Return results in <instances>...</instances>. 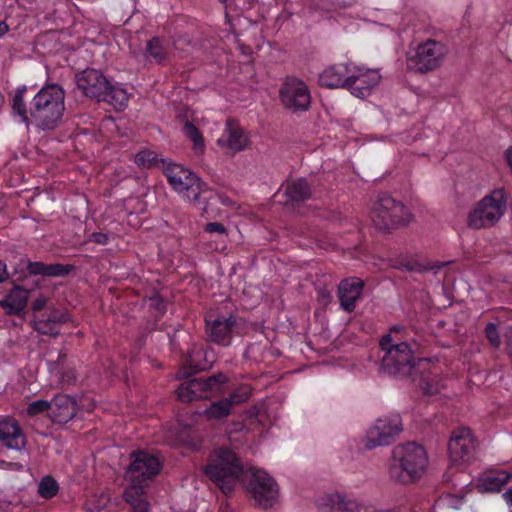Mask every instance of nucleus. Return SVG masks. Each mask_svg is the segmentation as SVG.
I'll return each instance as SVG.
<instances>
[{
    "label": "nucleus",
    "mask_w": 512,
    "mask_h": 512,
    "mask_svg": "<svg viewBox=\"0 0 512 512\" xmlns=\"http://www.w3.org/2000/svg\"><path fill=\"white\" fill-rule=\"evenodd\" d=\"M26 270L29 275L33 276L57 277L64 275V264H46L38 261H28Z\"/></svg>",
    "instance_id": "cd10ccee"
},
{
    "label": "nucleus",
    "mask_w": 512,
    "mask_h": 512,
    "mask_svg": "<svg viewBox=\"0 0 512 512\" xmlns=\"http://www.w3.org/2000/svg\"><path fill=\"white\" fill-rule=\"evenodd\" d=\"M157 162V155L150 150H143L136 154L135 163L138 166L151 167Z\"/></svg>",
    "instance_id": "4c0bfd02"
},
{
    "label": "nucleus",
    "mask_w": 512,
    "mask_h": 512,
    "mask_svg": "<svg viewBox=\"0 0 512 512\" xmlns=\"http://www.w3.org/2000/svg\"><path fill=\"white\" fill-rule=\"evenodd\" d=\"M204 231L208 233L225 234L226 227L219 222H209L205 225Z\"/></svg>",
    "instance_id": "a19ab883"
},
{
    "label": "nucleus",
    "mask_w": 512,
    "mask_h": 512,
    "mask_svg": "<svg viewBox=\"0 0 512 512\" xmlns=\"http://www.w3.org/2000/svg\"><path fill=\"white\" fill-rule=\"evenodd\" d=\"M371 220L378 230L390 233L408 225L412 220V214L402 202L387 193H381L372 206Z\"/></svg>",
    "instance_id": "0eeeda50"
},
{
    "label": "nucleus",
    "mask_w": 512,
    "mask_h": 512,
    "mask_svg": "<svg viewBox=\"0 0 512 512\" xmlns=\"http://www.w3.org/2000/svg\"><path fill=\"white\" fill-rule=\"evenodd\" d=\"M8 25L5 22H0V37L8 32Z\"/></svg>",
    "instance_id": "603ef678"
},
{
    "label": "nucleus",
    "mask_w": 512,
    "mask_h": 512,
    "mask_svg": "<svg viewBox=\"0 0 512 512\" xmlns=\"http://www.w3.org/2000/svg\"><path fill=\"white\" fill-rule=\"evenodd\" d=\"M66 384H68L71 380H75L76 376L72 370H66Z\"/></svg>",
    "instance_id": "3c124183"
},
{
    "label": "nucleus",
    "mask_w": 512,
    "mask_h": 512,
    "mask_svg": "<svg viewBox=\"0 0 512 512\" xmlns=\"http://www.w3.org/2000/svg\"><path fill=\"white\" fill-rule=\"evenodd\" d=\"M363 282L358 278L344 279L340 282L338 288L341 307L352 312L355 309L356 301L361 297Z\"/></svg>",
    "instance_id": "412c9836"
},
{
    "label": "nucleus",
    "mask_w": 512,
    "mask_h": 512,
    "mask_svg": "<svg viewBox=\"0 0 512 512\" xmlns=\"http://www.w3.org/2000/svg\"><path fill=\"white\" fill-rule=\"evenodd\" d=\"M226 381L227 377L222 373H218L207 378H201L203 389L206 394L208 392H219L220 385L225 383Z\"/></svg>",
    "instance_id": "c9c22d12"
},
{
    "label": "nucleus",
    "mask_w": 512,
    "mask_h": 512,
    "mask_svg": "<svg viewBox=\"0 0 512 512\" xmlns=\"http://www.w3.org/2000/svg\"><path fill=\"white\" fill-rule=\"evenodd\" d=\"M485 334L490 344L494 347H499L501 344V338L497 330V326L494 323H488L485 327Z\"/></svg>",
    "instance_id": "ea45409f"
},
{
    "label": "nucleus",
    "mask_w": 512,
    "mask_h": 512,
    "mask_svg": "<svg viewBox=\"0 0 512 512\" xmlns=\"http://www.w3.org/2000/svg\"><path fill=\"white\" fill-rule=\"evenodd\" d=\"M250 475L246 483L248 494L255 504L262 509L271 508L278 500L279 488L276 481L266 472L254 468L249 469Z\"/></svg>",
    "instance_id": "9d476101"
},
{
    "label": "nucleus",
    "mask_w": 512,
    "mask_h": 512,
    "mask_svg": "<svg viewBox=\"0 0 512 512\" xmlns=\"http://www.w3.org/2000/svg\"><path fill=\"white\" fill-rule=\"evenodd\" d=\"M64 113V90L58 84L47 85L33 98L29 107L32 118L39 120L43 130H52Z\"/></svg>",
    "instance_id": "39448f33"
},
{
    "label": "nucleus",
    "mask_w": 512,
    "mask_h": 512,
    "mask_svg": "<svg viewBox=\"0 0 512 512\" xmlns=\"http://www.w3.org/2000/svg\"><path fill=\"white\" fill-rule=\"evenodd\" d=\"M405 330V327L402 325H394L390 328V332L388 334H391V336L395 339H399L398 342H403L400 337H398V334Z\"/></svg>",
    "instance_id": "a18cd8bd"
},
{
    "label": "nucleus",
    "mask_w": 512,
    "mask_h": 512,
    "mask_svg": "<svg viewBox=\"0 0 512 512\" xmlns=\"http://www.w3.org/2000/svg\"><path fill=\"white\" fill-rule=\"evenodd\" d=\"M425 360L423 359H418V362L421 363V362H424Z\"/></svg>",
    "instance_id": "bf43d9fd"
},
{
    "label": "nucleus",
    "mask_w": 512,
    "mask_h": 512,
    "mask_svg": "<svg viewBox=\"0 0 512 512\" xmlns=\"http://www.w3.org/2000/svg\"><path fill=\"white\" fill-rule=\"evenodd\" d=\"M402 431V419L399 414L379 417L367 430L364 446L374 449L379 446L389 445Z\"/></svg>",
    "instance_id": "9b49d317"
},
{
    "label": "nucleus",
    "mask_w": 512,
    "mask_h": 512,
    "mask_svg": "<svg viewBox=\"0 0 512 512\" xmlns=\"http://www.w3.org/2000/svg\"><path fill=\"white\" fill-rule=\"evenodd\" d=\"M81 404L78 403L77 399L75 397H72L70 395H66V422L68 420L74 418L77 415V412L80 407H83L84 404L82 403V399H80Z\"/></svg>",
    "instance_id": "58836bf2"
},
{
    "label": "nucleus",
    "mask_w": 512,
    "mask_h": 512,
    "mask_svg": "<svg viewBox=\"0 0 512 512\" xmlns=\"http://www.w3.org/2000/svg\"><path fill=\"white\" fill-rule=\"evenodd\" d=\"M8 277L6 264L0 261V283Z\"/></svg>",
    "instance_id": "49530a36"
},
{
    "label": "nucleus",
    "mask_w": 512,
    "mask_h": 512,
    "mask_svg": "<svg viewBox=\"0 0 512 512\" xmlns=\"http://www.w3.org/2000/svg\"><path fill=\"white\" fill-rule=\"evenodd\" d=\"M160 459L146 451H135L131 454V462L125 473L128 485L122 497L130 505V512H149L150 503L147 492L153 479L160 473Z\"/></svg>",
    "instance_id": "f257e3e1"
},
{
    "label": "nucleus",
    "mask_w": 512,
    "mask_h": 512,
    "mask_svg": "<svg viewBox=\"0 0 512 512\" xmlns=\"http://www.w3.org/2000/svg\"><path fill=\"white\" fill-rule=\"evenodd\" d=\"M108 235L102 232H93L89 235V241L96 244L105 245L108 243Z\"/></svg>",
    "instance_id": "37998d69"
},
{
    "label": "nucleus",
    "mask_w": 512,
    "mask_h": 512,
    "mask_svg": "<svg viewBox=\"0 0 512 512\" xmlns=\"http://www.w3.org/2000/svg\"><path fill=\"white\" fill-rule=\"evenodd\" d=\"M331 501L333 512H359V505L356 501L346 500L340 494H335Z\"/></svg>",
    "instance_id": "473e14b6"
},
{
    "label": "nucleus",
    "mask_w": 512,
    "mask_h": 512,
    "mask_svg": "<svg viewBox=\"0 0 512 512\" xmlns=\"http://www.w3.org/2000/svg\"><path fill=\"white\" fill-rule=\"evenodd\" d=\"M29 290L15 285L9 292L0 298V307L7 315H20L26 308L29 299Z\"/></svg>",
    "instance_id": "6ab92c4d"
},
{
    "label": "nucleus",
    "mask_w": 512,
    "mask_h": 512,
    "mask_svg": "<svg viewBox=\"0 0 512 512\" xmlns=\"http://www.w3.org/2000/svg\"><path fill=\"white\" fill-rule=\"evenodd\" d=\"M476 442L468 427H458L448 441V455L453 464L469 462L473 458Z\"/></svg>",
    "instance_id": "ddd939ff"
},
{
    "label": "nucleus",
    "mask_w": 512,
    "mask_h": 512,
    "mask_svg": "<svg viewBox=\"0 0 512 512\" xmlns=\"http://www.w3.org/2000/svg\"><path fill=\"white\" fill-rule=\"evenodd\" d=\"M251 396V389L247 385H242L237 387L233 392H231L227 397L222 398L230 409L232 407L241 403L246 402Z\"/></svg>",
    "instance_id": "7c9ffc66"
},
{
    "label": "nucleus",
    "mask_w": 512,
    "mask_h": 512,
    "mask_svg": "<svg viewBox=\"0 0 512 512\" xmlns=\"http://www.w3.org/2000/svg\"><path fill=\"white\" fill-rule=\"evenodd\" d=\"M76 84L85 96L98 102H107L117 111L124 110L128 105L127 91L113 86L99 70L85 69L80 72L76 75Z\"/></svg>",
    "instance_id": "7ed1b4c3"
},
{
    "label": "nucleus",
    "mask_w": 512,
    "mask_h": 512,
    "mask_svg": "<svg viewBox=\"0 0 512 512\" xmlns=\"http://www.w3.org/2000/svg\"><path fill=\"white\" fill-rule=\"evenodd\" d=\"M503 497L504 499L506 500V502L508 503V505H510L512 507V487L509 488L504 494H503Z\"/></svg>",
    "instance_id": "09e8293b"
},
{
    "label": "nucleus",
    "mask_w": 512,
    "mask_h": 512,
    "mask_svg": "<svg viewBox=\"0 0 512 512\" xmlns=\"http://www.w3.org/2000/svg\"><path fill=\"white\" fill-rule=\"evenodd\" d=\"M74 268L73 265H70V264H66V269H65V272H66V276L69 275L70 271Z\"/></svg>",
    "instance_id": "5fc2aeb1"
},
{
    "label": "nucleus",
    "mask_w": 512,
    "mask_h": 512,
    "mask_svg": "<svg viewBox=\"0 0 512 512\" xmlns=\"http://www.w3.org/2000/svg\"><path fill=\"white\" fill-rule=\"evenodd\" d=\"M222 3H226L228 0H220Z\"/></svg>",
    "instance_id": "052dcab7"
},
{
    "label": "nucleus",
    "mask_w": 512,
    "mask_h": 512,
    "mask_svg": "<svg viewBox=\"0 0 512 512\" xmlns=\"http://www.w3.org/2000/svg\"><path fill=\"white\" fill-rule=\"evenodd\" d=\"M55 323L38 321L36 323V330L42 334H54Z\"/></svg>",
    "instance_id": "79ce46f5"
},
{
    "label": "nucleus",
    "mask_w": 512,
    "mask_h": 512,
    "mask_svg": "<svg viewBox=\"0 0 512 512\" xmlns=\"http://www.w3.org/2000/svg\"><path fill=\"white\" fill-rule=\"evenodd\" d=\"M144 58L149 62L162 64L168 58V52L163 45V40L160 37H153L146 42Z\"/></svg>",
    "instance_id": "bb28decb"
},
{
    "label": "nucleus",
    "mask_w": 512,
    "mask_h": 512,
    "mask_svg": "<svg viewBox=\"0 0 512 512\" xmlns=\"http://www.w3.org/2000/svg\"><path fill=\"white\" fill-rule=\"evenodd\" d=\"M46 298L42 295H40L39 297H37L33 302H32V309L34 312H38V311H41L45 306H46Z\"/></svg>",
    "instance_id": "c03bdc74"
},
{
    "label": "nucleus",
    "mask_w": 512,
    "mask_h": 512,
    "mask_svg": "<svg viewBox=\"0 0 512 512\" xmlns=\"http://www.w3.org/2000/svg\"><path fill=\"white\" fill-rule=\"evenodd\" d=\"M202 470L225 495L232 493L237 482L247 473L241 459L229 447L214 449Z\"/></svg>",
    "instance_id": "f03ea898"
},
{
    "label": "nucleus",
    "mask_w": 512,
    "mask_h": 512,
    "mask_svg": "<svg viewBox=\"0 0 512 512\" xmlns=\"http://www.w3.org/2000/svg\"><path fill=\"white\" fill-rule=\"evenodd\" d=\"M65 321H66V324L70 321L69 315L67 313H66Z\"/></svg>",
    "instance_id": "4d7b16f0"
},
{
    "label": "nucleus",
    "mask_w": 512,
    "mask_h": 512,
    "mask_svg": "<svg viewBox=\"0 0 512 512\" xmlns=\"http://www.w3.org/2000/svg\"><path fill=\"white\" fill-rule=\"evenodd\" d=\"M231 409L223 399L211 402L210 406L205 409L204 414L208 420H225L230 414Z\"/></svg>",
    "instance_id": "c85d7f7f"
},
{
    "label": "nucleus",
    "mask_w": 512,
    "mask_h": 512,
    "mask_svg": "<svg viewBox=\"0 0 512 512\" xmlns=\"http://www.w3.org/2000/svg\"><path fill=\"white\" fill-rule=\"evenodd\" d=\"M194 369H195V370H202V369H205V366H204V365H198V364H195V365H194Z\"/></svg>",
    "instance_id": "6e6d98bb"
},
{
    "label": "nucleus",
    "mask_w": 512,
    "mask_h": 512,
    "mask_svg": "<svg viewBox=\"0 0 512 512\" xmlns=\"http://www.w3.org/2000/svg\"><path fill=\"white\" fill-rule=\"evenodd\" d=\"M427 463L428 459L424 448L415 442H407L394 448L393 463L389 473L394 481L407 484L421 477Z\"/></svg>",
    "instance_id": "20e7f679"
},
{
    "label": "nucleus",
    "mask_w": 512,
    "mask_h": 512,
    "mask_svg": "<svg viewBox=\"0 0 512 512\" xmlns=\"http://www.w3.org/2000/svg\"><path fill=\"white\" fill-rule=\"evenodd\" d=\"M506 160L512 170V147H509L505 152Z\"/></svg>",
    "instance_id": "8fccbe9b"
},
{
    "label": "nucleus",
    "mask_w": 512,
    "mask_h": 512,
    "mask_svg": "<svg viewBox=\"0 0 512 512\" xmlns=\"http://www.w3.org/2000/svg\"><path fill=\"white\" fill-rule=\"evenodd\" d=\"M0 442L15 450L25 446V437L17 421L13 419L0 421Z\"/></svg>",
    "instance_id": "5701e85b"
},
{
    "label": "nucleus",
    "mask_w": 512,
    "mask_h": 512,
    "mask_svg": "<svg viewBox=\"0 0 512 512\" xmlns=\"http://www.w3.org/2000/svg\"><path fill=\"white\" fill-rule=\"evenodd\" d=\"M352 66V63L329 66L319 75V84L327 88H346L348 77L353 71Z\"/></svg>",
    "instance_id": "a211bd4d"
},
{
    "label": "nucleus",
    "mask_w": 512,
    "mask_h": 512,
    "mask_svg": "<svg viewBox=\"0 0 512 512\" xmlns=\"http://www.w3.org/2000/svg\"><path fill=\"white\" fill-rule=\"evenodd\" d=\"M506 198L503 189H494L476 203L467 217V226L484 229L494 226L504 215Z\"/></svg>",
    "instance_id": "6e6552de"
},
{
    "label": "nucleus",
    "mask_w": 512,
    "mask_h": 512,
    "mask_svg": "<svg viewBox=\"0 0 512 512\" xmlns=\"http://www.w3.org/2000/svg\"><path fill=\"white\" fill-rule=\"evenodd\" d=\"M332 5L337 7H346L351 4L350 0H331Z\"/></svg>",
    "instance_id": "de8ad7c7"
},
{
    "label": "nucleus",
    "mask_w": 512,
    "mask_h": 512,
    "mask_svg": "<svg viewBox=\"0 0 512 512\" xmlns=\"http://www.w3.org/2000/svg\"><path fill=\"white\" fill-rule=\"evenodd\" d=\"M169 184L176 192L183 191L193 181H197L198 176L187 168L179 164H169L164 170Z\"/></svg>",
    "instance_id": "b1692460"
},
{
    "label": "nucleus",
    "mask_w": 512,
    "mask_h": 512,
    "mask_svg": "<svg viewBox=\"0 0 512 512\" xmlns=\"http://www.w3.org/2000/svg\"><path fill=\"white\" fill-rule=\"evenodd\" d=\"M179 194L203 212H207V202L211 199L213 191L209 188L207 183L198 177L197 181H193L188 187L183 189V191H180Z\"/></svg>",
    "instance_id": "aec40b11"
},
{
    "label": "nucleus",
    "mask_w": 512,
    "mask_h": 512,
    "mask_svg": "<svg viewBox=\"0 0 512 512\" xmlns=\"http://www.w3.org/2000/svg\"><path fill=\"white\" fill-rule=\"evenodd\" d=\"M285 204L295 205L312 197V186L304 177L286 181L284 185Z\"/></svg>",
    "instance_id": "4be33fe9"
},
{
    "label": "nucleus",
    "mask_w": 512,
    "mask_h": 512,
    "mask_svg": "<svg viewBox=\"0 0 512 512\" xmlns=\"http://www.w3.org/2000/svg\"><path fill=\"white\" fill-rule=\"evenodd\" d=\"M184 135L193 143V150L196 154H202L205 149V143L200 130L190 121H186L183 126Z\"/></svg>",
    "instance_id": "c756f323"
},
{
    "label": "nucleus",
    "mask_w": 512,
    "mask_h": 512,
    "mask_svg": "<svg viewBox=\"0 0 512 512\" xmlns=\"http://www.w3.org/2000/svg\"><path fill=\"white\" fill-rule=\"evenodd\" d=\"M448 54L445 43L427 39L419 43L407 56V68L410 71L426 74L438 69Z\"/></svg>",
    "instance_id": "1a4fd4ad"
},
{
    "label": "nucleus",
    "mask_w": 512,
    "mask_h": 512,
    "mask_svg": "<svg viewBox=\"0 0 512 512\" xmlns=\"http://www.w3.org/2000/svg\"><path fill=\"white\" fill-rule=\"evenodd\" d=\"M188 361L190 363V366H193L192 359L190 358Z\"/></svg>",
    "instance_id": "13d9d810"
},
{
    "label": "nucleus",
    "mask_w": 512,
    "mask_h": 512,
    "mask_svg": "<svg viewBox=\"0 0 512 512\" xmlns=\"http://www.w3.org/2000/svg\"><path fill=\"white\" fill-rule=\"evenodd\" d=\"M511 477L505 470L487 471L480 478V487L486 492H499Z\"/></svg>",
    "instance_id": "a878e982"
},
{
    "label": "nucleus",
    "mask_w": 512,
    "mask_h": 512,
    "mask_svg": "<svg viewBox=\"0 0 512 512\" xmlns=\"http://www.w3.org/2000/svg\"><path fill=\"white\" fill-rule=\"evenodd\" d=\"M26 92V87L18 88L14 97L12 109L13 111L22 118V121L26 122L28 120V111L26 109V105L24 102V94Z\"/></svg>",
    "instance_id": "f704fd0d"
},
{
    "label": "nucleus",
    "mask_w": 512,
    "mask_h": 512,
    "mask_svg": "<svg viewBox=\"0 0 512 512\" xmlns=\"http://www.w3.org/2000/svg\"><path fill=\"white\" fill-rule=\"evenodd\" d=\"M236 317L210 314L206 317V333L209 340L223 346L231 342L232 328L235 325Z\"/></svg>",
    "instance_id": "2eb2a0df"
},
{
    "label": "nucleus",
    "mask_w": 512,
    "mask_h": 512,
    "mask_svg": "<svg viewBox=\"0 0 512 512\" xmlns=\"http://www.w3.org/2000/svg\"><path fill=\"white\" fill-rule=\"evenodd\" d=\"M59 490L57 481L51 476H44L38 485V494L44 499L53 498Z\"/></svg>",
    "instance_id": "2f4dec72"
},
{
    "label": "nucleus",
    "mask_w": 512,
    "mask_h": 512,
    "mask_svg": "<svg viewBox=\"0 0 512 512\" xmlns=\"http://www.w3.org/2000/svg\"><path fill=\"white\" fill-rule=\"evenodd\" d=\"M402 269L403 270H406V271H413L414 270V267L410 264H402L401 265Z\"/></svg>",
    "instance_id": "864d4df0"
},
{
    "label": "nucleus",
    "mask_w": 512,
    "mask_h": 512,
    "mask_svg": "<svg viewBox=\"0 0 512 512\" xmlns=\"http://www.w3.org/2000/svg\"><path fill=\"white\" fill-rule=\"evenodd\" d=\"M391 334L384 335L379 342L385 352L381 360L383 372L399 377L413 375L416 372L413 350L407 342H398Z\"/></svg>",
    "instance_id": "423d86ee"
},
{
    "label": "nucleus",
    "mask_w": 512,
    "mask_h": 512,
    "mask_svg": "<svg viewBox=\"0 0 512 512\" xmlns=\"http://www.w3.org/2000/svg\"><path fill=\"white\" fill-rule=\"evenodd\" d=\"M279 97L285 108L300 112L310 107L311 95L308 86L299 78L288 76L279 90Z\"/></svg>",
    "instance_id": "f8f14e48"
},
{
    "label": "nucleus",
    "mask_w": 512,
    "mask_h": 512,
    "mask_svg": "<svg viewBox=\"0 0 512 512\" xmlns=\"http://www.w3.org/2000/svg\"><path fill=\"white\" fill-rule=\"evenodd\" d=\"M25 411L29 417H35L46 412L52 423L62 425L64 423V396L57 394L51 401L42 399L32 401Z\"/></svg>",
    "instance_id": "dca6fc26"
},
{
    "label": "nucleus",
    "mask_w": 512,
    "mask_h": 512,
    "mask_svg": "<svg viewBox=\"0 0 512 512\" xmlns=\"http://www.w3.org/2000/svg\"><path fill=\"white\" fill-rule=\"evenodd\" d=\"M177 398L182 402H192L207 397L201 378H193L181 383L176 390Z\"/></svg>",
    "instance_id": "393cba45"
},
{
    "label": "nucleus",
    "mask_w": 512,
    "mask_h": 512,
    "mask_svg": "<svg viewBox=\"0 0 512 512\" xmlns=\"http://www.w3.org/2000/svg\"><path fill=\"white\" fill-rule=\"evenodd\" d=\"M69 226L73 227L72 235L69 238L71 245L76 246L86 241V225L83 221L75 218L69 221Z\"/></svg>",
    "instance_id": "72a5a7b5"
},
{
    "label": "nucleus",
    "mask_w": 512,
    "mask_h": 512,
    "mask_svg": "<svg viewBox=\"0 0 512 512\" xmlns=\"http://www.w3.org/2000/svg\"><path fill=\"white\" fill-rule=\"evenodd\" d=\"M217 144L233 152H240L248 146L249 136L235 119L229 118L226 121L223 135L217 140Z\"/></svg>",
    "instance_id": "f3484780"
},
{
    "label": "nucleus",
    "mask_w": 512,
    "mask_h": 512,
    "mask_svg": "<svg viewBox=\"0 0 512 512\" xmlns=\"http://www.w3.org/2000/svg\"><path fill=\"white\" fill-rule=\"evenodd\" d=\"M418 385L426 395H435L439 393L443 387L440 380L428 376H421Z\"/></svg>",
    "instance_id": "e433bc0d"
},
{
    "label": "nucleus",
    "mask_w": 512,
    "mask_h": 512,
    "mask_svg": "<svg viewBox=\"0 0 512 512\" xmlns=\"http://www.w3.org/2000/svg\"><path fill=\"white\" fill-rule=\"evenodd\" d=\"M346 89L358 98H365L370 95L371 90L380 82L381 76L371 69L360 68L353 64Z\"/></svg>",
    "instance_id": "4468645a"
}]
</instances>
